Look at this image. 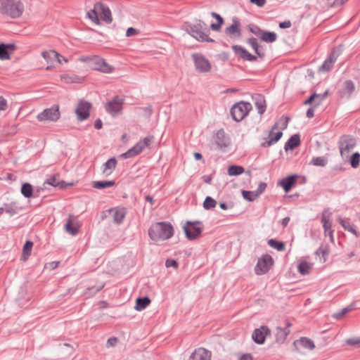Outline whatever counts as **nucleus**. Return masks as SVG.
<instances>
[{
    "instance_id": "f257e3e1",
    "label": "nucleus",
    "mask_w": 360,
    "mask_h": 360,
    "mask_svg": "<svg viewBox=\"0 0 360 360\" xmlns=\"http://www.w3.org/2000/svg\"><path fill=\"white\" fill-rule=\"evenodd\" d=\"M87 18L95 25H100L101 21L110 24L112 21L110 8L101 1L94 4L91 9L86 13Z\"/></svg>"
},
{
    "instance_id": "f03ea898",
    "label": "nucleus",
    "mask_w": 360,
    "mask_h": 360,
    "mask_svg": "<svg viewBox=\"0 0 360 360\" xmlns=\"http://www.w3.org/2000/svg\"><path fill=\"white\" fill-rule=\"evenodd\" d=\"M150 238L155 242L169 239L174 235V229L169 222H157L153 224L148 229Z\"/></svg>"
},
{
    "instance_id": "7ed1b4c3",
    "label": "nucleus",
    "mask_w": 360,
    "mask_h": 360,
    "mask_svg": "<svg viewBox=\"0 0 360 360\" xmlns=\"http://www.w3.org/2000/svg\"><path fill=\"white\" fill-rule=\"evenodd\" d=\"M25 10V0H1L0 13L11 18H18Z\"/></svg>"
},
{
    "instance_id": "20e7f679",
    "label": "nucleus",
    "mask_w": 360,
    "mask_h": 360,
    "mask_svg": "<svg viewBox=\"0 0 360 360\" xmlns=\"http://www.w3.org/2000/svg\"><path fill=\"white\" fill-rule=\"evenodd\" d=\"M186 32L198 41H214L209 37L210 30L207 25L202 20H195L193 23L186 25Z\"/></svg>"
},
{
    "instance_id": "39448f33",
    "label": "nucleus",
    "mask_w": 360,
    "mask_h": 360,
    "mask_svg": "<svg viewBox=\"0 0 360 360\" xmlns=\"http://www.w3.org/2000/svg\"><path fill=\"white\" fill-rule=\"evenodd\" d=\"M287 127V121L276 122L270 131L266 141L262 143L263 146H270L276 143L283 136L282 130Z\"/></svg>"
},
{
    "instance_id": "423d86ee",
    "label": "nucleus",
    "mask_w": 360,
    "mask_h": 360,
    "mask_svg": "<svg viewBox=\"0 0 360 360\" xmlns=\"http://www.w3.org/2000/svg\"><path fill=\"white\" fill-rule=\"evenodd\" d=\"M251 109L252 105L250 103L240 101L231 108V113L234 120L240 122L248 115Z\"/></svg>"
},
{
    "instance_id": "0eeeda50",
    "label": "nucleus",
    "mask_w": 360,
    "mask_h": 360,
    "mask_svg": "<svg viewBox=\"0 0 360 360\" xmlns=\"http://www.w3.org/2000/svg\"><path fill=\"white\" fill-rule=\"evenodd\" d=\"M153 140V136H147L140 140L131 148L121 155L123 158H129L140 154L146 147H148Z\"/></svg>"
},
{
    "instance_id": "6e6552de",
    "label": "nucleus",
    "mask_w": 360,
    "mask_h": 360,
    "mask_svg": "<svg viewBox=\"0 0 360 360\" xmlns=\"http://www.w3.org/2000/svg\"><path fill=\"white\" fill-rule=\"evenodd\" d=\"M60 117L59 106L58 105H53L49 108L44 110L38 114L37 118L38 121L42 122H56Z\"/></svg>"
},
{
    "instance_id": "1a4fd4ad",
    "label": "nucleus",
    "mask_w": 360,
    "mask_h": 360,
    "mask_svg": "<svg viewBox=\"0 0 360 360\" xmlns=\"http://www.w3.org/2000/svg\"><path fill=\"white\" fill-rule=\"evenodd\" d=\"M186 236L189 240H195L200 236L202 226L200 221H186L183 226Z\"/></svg>"
},
{
    "instance_id": "9d476101",
    "label": "nucleus",
    "mask_w": 360,
    "mask_h": 360,
    "mask_svg": "<svg viewBox=\"0 0 360 360\" xmlns=\"http://www.w3.org/2000/svg\"><path fill=\"white\" fill-rule=\"evenodd\" d=\"M356 146V140L349 136H342L340 141V151L342 158L347 159Z\"/></svg>"
},
{
    "instance_id": "9b49d317",
    "label": "nucleus",
    "mask_w": 360,
    "mask_h": 360,
    "mask_svg": "<svg viewBox=\"0 0 360 360\" xmlns=\"http://www.w3.org/2000/svg\"><path fill=\"white\" fill-rule=\"evenodd\" d=\"M89 68L92 70L101 71L104 73H111L114 70L112 66L107 63L103 58L97 56H94Z\"/></svg>"
},
{
    "instance_id": "f8f14e48",
    "label": "nucleus",
    "mask_w": 360,
    "mask_h": 360,
    "mask_svg": "<svg viewBox=\"0 0 360 360\" xmlns=\"http://www.w3.org/2000/svg\"><path fill=\"white\" fill-rule=\"evenodd\" d=\"M274 263V260L270 255H265L259 258L255 268V271L257 275H262L269 271Z\"/></svg>"
},
{
    "instance_id": "ddd939ff",
    "label": "nucleus",
    "mask_w": 360,
    "mask_h": 360,
    "mask_svg": "<svg viewBox=\"0 0 360 360\" xmlns=\"http://www.w3.org/2000/svg\"><path fill=\"white\" fill-rule=\"evenodd\" d=\"M91 104L84 100H79L75 108V114L79 121H84L86 120L90 115V110Z\"/></svg>"
},
{
    "instance_id": "4468645a",
    "label": "nucleus",
    "mask_w": 360,
    "mask_h": 360,
    "mask_svg": "<svg viewBox=\"0 0 360 360\" xmlns=\"http://www.w3.org/2000/svg\"><path fill=\"white\" fill-rule=\"evenodd\" d=\"M195 69L200 72H208L211 70L210 61L203 56L195 53L192 56Z\"/></svg>"
},
{
    "instance_id": "2eb2a0df",
    "label": "nucleus",
    "mask_w": 360,
    "mask_h": 360,
    "mask_svg": "<svg viewBox=\"0 0 360 360\" xmlns=\"http://www.w3.org/2000/svg\"><path fill=\"white\" fill-rule=\"evenodd\" d=\"M123 99L116 96L105 104V110L112 116H116L122 112Z\"/></svg>"
},
{
    "instance_id": "dca6fc26",
    "label": "nucleus",
    "mask_w": 360,
    "mask_h": 360,
    "mask_svg": "<svg viewBox=\"0 0 360 360\" xmlns=\"http://www.w3.org/2000/svg\"><path fill=\"white\" fill-rule=\"evenodd\" d=\"M294 345L299 352H304L305 351H311L315 348L314 341L308 338H301L294 342Z\"/></svg>"
},
{
    "instance_id": "f3484780",
    "label": "nucleus",
    "mask_w": 360,
    "mask_h": 360,
    "mask_svg": "<svg viewBox=\"0 0 360 360\" xmlns=\"http://www.w3.org/2000/svg\"><path fill=\"white\" fill-rule=\"evenodd\" d=\"M270 334V330L268 327L262 326L255 329L252 335V340L257 344H263L266 337Z\"/></svg>"
},
{
    "instance_id": "a211bd4d",
    "label": "nucleus",
    "mask_w": 360,
    "mask_h": 360,
    "mask_svg": "<svg viewBox=\"0 0 360 360\" xmlns=\"http://www.w3.org/2000/svg\"><path fill=\"white\" fill-rule=\"evenodd\" d=\"M211 352L205 348L200 347L195 349L187 360H211Z\"/></svg>"
},
{
    "instance_id": "6ab92c4d",
    "label": "nucleus",
    "mask_w": 360,
    "mask_h": 360,
    "mask_svg": "<svg viewBox=\"0 0 360 360\" xmlns=\"http://www.w3.org/2000/svg\"><path fill=\"white\" fill-rule=\"evenodd\" d=\"M80 224L74 217L70 216L65 225V230L72 236H75L79 233Z\"/></svg>"
},
{
    "instance_id": "aec40b11",
    "label": "nucleus",
    "mask_w": 360,
    "mask_h": 360,
    "mask_svg": "<svg viewBox=\"0 0 360 360\" xmlns=\"http://www.w3.org/2000/svg\"><path fill=\"white\" fill-rule=\"evenodd\" d=\"M331 213L325 211L322 214L321 221L325 231V235H328L330 240H333V231L332 230V224L330 221Z\"/></svg>"
},
{
    "instance_id": "412c9836",
    "label": "nucleus",
    "mask_w": 360,
    "mask_h": 360,
    "mask_svg": "<svg viewBox=\"0 0 360 360\" xmlns=\"http://www.w3.org/2000/svg\"><path fill=\"white\" fill-rule=\"evenodd\" d=\"M225 32L231 39L239 38L241 35L240 24L239 21L236 18L233 19L232 24L226 28Z\"/></svg>"
},
{
    "instance_id": "4be33fe9",
    "label": "nucleus",
    "mask_w": 360,
    "mask_h": 360,
    "mask_svg": "<svg viewBox=\"0 0 360 360\" xmlns=\"http://www.w3.org/2000/svg\"><path fill=\"white\" fill-rule=\"evenodd\" d=\"M214 141L219 148H226L230 144L229 137L222 129L217 131L215 134Z\"/></svg>"
},
{
    "instance_id": "5701e85b",
    "label": "nucleus",
    "mask_w": 360,
    "mask_h": 360,
    "mask_svg": "<svg viewBox=\"0 0 360 360\" xmlns=\"http://www.w3.org/2000/svg\"><path fill=\"white\" fill-rule=\"evenodd\" d=\"M15 46L14 44H0V60H9L11 56L14 53Z\"/></svg>"
},
{
    "instance_id": "b1692460",
    "label": "nucleus",
    "mask_w": 360,
    "mask_h": 360,
    "mask_svg": "<svg viewBox=\"0 0 360 360\" xmlns=\"http://www.w3.org/2000/svg\"><path fill=\"white\" fill-rule=\"evenodd\" d=\"M290 324L287 323L285 327H277L275 332L276 340L278 343H283L290 333Z\"/></svg>"
},
{
    "instance_id": "393cba45",
    "label": "nucleus",
    "mask_w": 360,
    "mask_h": 360,
    "mask_svg": "<svg viewBox=\"0 0 360 360\" xmlns=\"http://www.w3.org/2000/svg\"><path fill=\"white\" fill-rule=\"evenodd\" d=\"M234 53L245 60H255L256 57L250 54L245 49L241 46L234 45L232 46Z\"/></svg>"
},
{
    "instance_id": "a878e982",
    "label": "nucleus",
    "mask_w": 360,
    "mask_h": 360,
    "mask_svg": "<svg viewBox=\"0 0 360 360\" xmlns=\"http://www.w3.org/2000/svg\"><path fill=\"white\" fill-rule=\"evenodd\" d=\"M109 212L112 216L114 222H115L116 224H121L127 214L126 209L123 207L112 208Z\"/></svg>"
},
{
    "instance_id": "bb28decb",
    "label": "nucleus",
    "mask_w": 360,
    "mask_h": 360,
    "mask_svg": "<svg viewBox=\"0 0 360 360\" xmlns=\"http://www.w3.org/2000/svg\"><path fill=\"white\" fill-rule=\"evenodd\" d=\"M60 81L65 84H80L84 81V77L75 74H64L60 76Z\"/></svg>"
},
{
    "instance_id": "cd10ccee",
    "label": "nucleus",
    "mask_w": 360,
    "mask_h": 360,
    "mask_svg": "<svg viewBox=\"0 0 360 360\" xmlns=\"http://www.w3.org/2000/svg\"><path fill=\"white\" fill-rule=\"evenodd\" d=\"M297 176L295 175L289 176L279 181L278 184L284 189L285 193L290 191L295 184Z\"/></svg>"
},
{
    "instance_id": "c85d7f7f",
    "label": "nucleus",
    "mask_w": 360,
    "mask_h": 360,
    "mask_svg": "<svg viewBox=\"0 0 360 360\" xmlns=\"http://www.w3.org/2000/svg\"><path fill=\"white\" fill-rule=\"evenodd\" d=\"M313 267V264L307 261L304 259H301L298 261L297 270L302 275L309 274Z\"/></svg>"
},
{
    "instance_id": "c756f323",
    "label": "nucleus",
    "mask_w": 360,
    "mask_h": 360,
    "mask_svg": "<svg viewBox=\"0 0 360 360\" xmlns=\"http://www.w3.org/2000/svg\"><path fill=\"white\" fill-rule=\"evenodd\" d=\"M327 91L323 94H314L309 99L305 101L304 104H313L314 107L319 106L326 98Z\"/></svg>"
},
{
    "instance_id": "7c9ffc66",
    "label": "nucleus",
    "mask_w": 360,
    "mask_h": 360,
    "mask_svg": "<svg viewBox=\"0 0 360 360\" xmlns=\"http://www.w3.org/2000/svg\"><path fill=\"white\" fill-rule=\"evenodd\" d=\"M117 165V160L115 158L109 159L103 165V174L105 176H108L112 174Z\"/></svg>"
},
{
    "instance_id": "2f4dec72",
    "label": "nucleus",
    "mask_w": 360,
    "mask_h": 360,
    "mask_svg": "<svg viewBox=\"0 0 360 360\" xmlns=\"http://www.w3.org/2000/svg\"><path fill=\"white\" fill-rule=\"evenodd\" d=\"M44 184H48L54 187L65 188L68 186L65 182H59L58 180V176L55 175L44 181ZM73 184H69L68 186H72Z\"/></svg>"
},
{
    "instance_id": "473e14b6",
    "label": "nucleus",
    "mask_w": 360,
    "mask_h": 360,
    "mask_svg": "<svg viewBox=\"0 0 360 360\" xmlns=\"http://www.w3.org/2000/svg\"><path fill=\"white\" fill-rule=\"evenodd\" d=\"M338 220L345 230L351 232L352 233L355 235L356 237H359L360 236L359 232L356 231V229L353 227L352 224H350L348 220L342 219L341 217H339Z\"/></svg>"
},
{
    "instance_id": "72a5a7b5",
    "label": "nucleus",
    "mask_w": 360,
    "mask_h": 360,
    "mask_svg": "<svg viewBox=\"0 0 360 360\" xmlns=\"http://www.w3.org/2000/svg\"><path fill=\"white\" fill-rule=\"evenodd\" d=\"M336 56L334 53H332L321 66L320 70L323 71H329L333 68Z\"/></svg>"
},
{
    "instance_id": "f704fd0d",
    "label": "nucleus",
    "mask_w": 360,
    "mask_h": 360,
    "mask_svg": "<svg viewBox=\"0 0 360 360\" xmlns=\"http://www.w3.org/2000/svg\"><path fill=\"white\" fill-rule=\"evenodd\" d=\"M300 143V136L298 135H294L290 137L288 142L285 145V149L286 150L290 149L292 150L295 147L298 146Z\"/></svg>"
},
{
    "instance_id": "c9c22d12",
    "label": "nucleus",
    "mask_w": 360,
    "mask_h": 360,
    "mask_svg": "<svg viewBox=\"0 0 360 360\" xmlns=\"http://www.w3.org/2000/svg\"><path fill=\"white\" fill-rule=\"evenodd\" d=\"M263 41L267 42V43H272L275 41L277 39V35L274 32H266L263 31L260 37H259Z\"/></svg>"
},
{
    "instance_id": "e433bc0d",
    "label": "nucleus",
    "mask_w": 360,
    "mask_h": 360,
    "mask_svg": "<svg viewBox=\"0 0 360 360\" xmlns=\"http://www.w3.org/2000/svg\"><path fill=\"white\" fill-rule=\"evenodd\" d=\"M41 56L44 58L47 63H52L56 60L57 51L54 50H48L41 53Z\"/></svg>"
},
{
    "instance_id": "4c0bfd02",
    "label": "nucleus",
    "mask_w": 360,
    "mask_h": 360,
    "mask_svg": "<svg viewBox=\"0 0 360 360\" xmlns=\"http://www.w3.org/2000/svg\"><path fill=\"white\" fill-rule=\"evenodd\" d=\"M150 303V300L147 297L138 298L136 301L135 309L137 311H141L148 306Z\"/></svg>"
},
{
    "instance_id": "58836bf2",
    "label": "nucleus",
    "mask_w": 360,
    "mask_h": 360,
    "mask_svg": "<svg viewBox=\"0 0 360 360\" xmlns=\"http://www.w3.org/2000/svg\"><path fill=\"white\" fill-rule=\"evenodd\" d=\"M255 105L259 114L264 113L266 110L265 101L263 96L257 95L255 97Z\"/></svg>"
},
{
    "instance_id": "ea45409f",
    "label": "nucleus",
    "mask_w": 360,
    "mask_h": 360,
    "mask_svg": "<svg viewBox=\"0 0 360 360\" xmlns=\"http://www.w3.org/2000/svg\"><path fill=\"white\" fill-rule=\"evenodd\" d=\"M245 169L241 166L231 165L228 167L227 172L229 176H238L244 172Z\"/></svg>"
},
{
    "instance_id": "a19ab883",
    "label": "nucleus",
    "mask_w": 360,
    "mask_h": 360,
    "mask_svg": "<svg viewBox=\"0 0 360 360\" xmlns=\"http://www.w3.org/2000/svg\"><path fill=\"white\" fill-rule=\"evenodd\" d=\"M212 15L217 19V23H212L210 25V28L214 31H219L223 23V18L217 13H212Z\"/></svg>"
},
{
    "instance_id": "79ce46f5",
    "label": "nucleus",
    "mask_w": 360,
    "mask_h": 360,
    "mask_svg": "<svg viewBox=\"0 0 360 360\" xmlns=\"http://www.w3.org/2000/svg\"><path fill=\"white\" fill-rule=\"evenodd\" d=\"M32 247H33V243L31 241H27L25 243V245L23 246V249H22V258L23 259V260H26L27 259V257L30 255Z\"/></svg>"
},
{
    "instance_id": "37998d69",
    "label": "nucleus",
    "mask_w": 360,
    "mask_h": 360,
    "mask_svg": "<svg viewBox=\"0 0 360 360\" xmlns=\"http://www.w3.org/2000/svg\"><path fill=\"white\" fill-rule=\"evenodd\" d=\"M32 186L30 184L25 183L22 186L21 188V193L22 195H24L25 198H30L32 195Z\"/></svg>"
},
{
    "instance_id": "c03bdc74",
    "label": "nucleus",
    "mask_w": 360,
    "mask_h": 360,
    "mask_svg": "<svg viewBox=\"0 0 360 360\" xmlns=\"http://www.w3.org/2000/svg\"><path fill=\"white\" fill-rule=\"evenodd\" d=\"M248 43L252 47V49L255 50V53L259 56L262 57L264 55V53L262 51H260L259 49V46L257 44V41L255 38H250L248 39Z\"/></svg>"
},
{
    "instance_id": "a18cd8bd",
    "label": "nucleus",
    "mask_w": 360,
    "mask_h": 360,
    "mask_svg": "<svg viewBox=\"0 0 360 360\" xmlns=\"http://www.w3.org/2000/svg\"><path fill=\"white\" fill-rule=\"evenodd\" d=\"M349 160L351 166L353 168H356L359 165L360 162V154L359 153H354L347 158Z\"/></svg>"
},
{
    "instance_id": "49530a36",
    "label": "nucleus",
    "mask_w": 360,
    "mask_h": 360,
    "mask_svg": "<svg viewBox=\"0 0 360 360\" xmlns=\"http://www.w3.org/2000/svg\"><path fill=\"white\" fill-rule=\"evenodd\" d=\"M115 183L112 181H94L93 186L97 189H103L107 187L112 186Z\"/></svg>"
},
{
    "instance_id": "de8ad7c7",
    "label": "nucleus",
    "mask_w": 360,
    "mask_h": 360,
    "mask_svg": "<svg viewBox=\"0 0 360 360\" xmlns=\"http://www.w3.org/2000/svg\"><path fill=\"white\" fill-rule=\"evenodd\" d=\"M354 84L352 81L347 80L344 82L342 89L345 94L350 95L354 91Z\"/></svg>"
},
{
    "instance_id": "09e8293b",
    "label": "nucleus",
    "mask_w": 360,
    "mask_h": 360,
    "mask_svg": "<svg viewBox=\"0 0 360 360\" xmlns=\"http://www.w3.org/2000/svg\"><path fill=\"white\" fill-rule=\"evenodd\" d=\"M268 244L271 247L276 249L278 251H283L285 249V245L283 242H279V241L275 240L274 239L269 240L268 241Z\"/></svg>"
},
{
    "instance_id": "8fccbe9b",
    "label": "nucleus",
    "mask_w": 360,
    "mask_h": 360,
    "mask_svg": "<svg viewBox=\"0 0 360 360\" xmlns=\"http://www.w3.org/2000/svg\"><path fill=\"white\" fill-rule=\"evenodd\" d=\"M217 205V201L212 198L208 196L205 198L203 202V207L205 210H210L211 208H214Z\"/></svg>"
},
{
    "instance_id": "3c124183",
    "label": "nucleus",
    "mask_w": 360,
    "mask_h": 360,
    "mask_svg": "<svg viewBox=\"0 0 360 360\" xmlns=\"http://www.w3.org/2000/svg\"><path fill=\"white\" fill-rule=\"evenodd\" d=\"M242 195L245 199H246L249 201H253L258 198V196L257 195V194L255 191H243Z\"/></svg>"
},
{
    "instance_id": "603ef678",
    "label": "nucleus",
    "mask_w": 360,
    "mask_h": 360,
    "mask_svg": "<svg viewBox=\"0 0 360 360\" xmlns=\"http://www.w3.org/2000/svg\"><path fill=\"white\" fill-rule=\"evenodd\" d=\"M311 164L315 166L324 167L326 165V160L323 157L314 158L311 160Z\"/></svg>"
},
{
    "instance_id": "864d4df0",
    "label": "nucleus",
    "mask_w": 360,
    "mask_h": 360,
    "mask_svg": "<svg viewBox=\"0 0 360 360\" xmlns=\"http://www.w3.org/2000/svg\"><path fill=\"white\" fill-rule=\"evenodd\" d=\"M266 188V184L264 182H261L259 184L257 189L255 192L256 193L257 195L259 197L264 191Z\"/></svg>"
},
{
    "instance_id": "5fc2aeb1",
    "label": "nucleus",
    "mask_w": 360,
    "mask_h": 360,
    "mask_svg": "<svg viewBox=\"0 0 360 360\" xmlns=\"http://www.w3.org/2000/svg\"><path fill=\"white\" fill-rule=\"evenodd\" d=\"M93 58L94 56H81L79 58V60L82 63H86L89 66L93 60Z\"/></svg>"
},
{
    "instance_id": "6e6d98bb",
    "label": "nucleus",
    "mask_w": 360,
    "mask_h": 360,
    "mask_svg": "<svg viewBox=\"0 0 360 360\" xmlns=\"http://www.w3.org/2000/svg\"><path fill=\"white\" fill-rule=\"evenodd\" d=\"M250 30L252 33L255 34V35L260 37L262 33L264 30H262L259 27L257 26H252L250 27Z\"/></svg>"
},
{
    "instance_id": "4d7b16f0",
    "label": "nucleus",
    "mask_w": 360,
    "mask_h": 360,
    "mask_svg": "<svg viewBox=\"0 0 360 360\" xmlns=\"http://www.w3.org/2000/svg\"><path fill=\"white\" fill-rule=\"evenodd\" d=\"M348 345H354L357 347H360V338H352L347 340Z\"/></svg>"
},
{
    "instance_id": "13d9d810",
    "label": "nucleus",
    "mask_w": 360,
    "mask_h": 360,
    "mask_svg": "<svg viewBox=\"0 0 360 360\" xmlns=\"http://www.w3.org/2000/svg\"><path fill=\"white\" fill-rule=\"evenodd\" d=\"M165 265L167 268L169 267H174L175 269H177L178 267V263L176 260L174 259H167L165 262Z\"/></svg>"
},
{
    "instance_id": "bf43d9fd",
    "label": "nucleus",
    "mask_w": 360,
    "mask_h": 360,
    "mask_svg": "<svg viewBox=\"0 0 360 360\" xmlns=\"http://www.w3.org/2000/svg\"><path fill=\"white\" fill-rule=\"evenodd\" d=\"M56 60L59 63V64H63V63H68V60L65 58L63 56L60 55L59 53L57 52V56H56Z\"/></svg>"
},
{
    "instance_id": "052dcab7",
    "label": "nucleus",
    "mask_w": 360,
    "mask_h": 360,
    "mask_svg": "<svg viewBox=\"0 0 360 360\" xmlns=\"http://www.w3.org/2000/svg\"><path fill=\"white\" fill-rule=\"evenodd\" d=\"M250 3L255 4L258 7H263L266 3V0H250Z\"/></svg>"
},
{
    "instance_id": "680f3d73",
    "label": "nucleus",
    "mask_w": 360,
    "mask_h": 360,
    "mask_svg": "<svg viewBox=\"0 0 360 360\" xmlns=\"http://www.w3.org/2000/svg\"><path fill=\"white\" fill-rule=\"evenodd\" d=\"M7 108V101L2 96H0V111L5 110Z\"/></svg>"
},
{
    "instance_id": "e2e57ef3",
    "label": "nucleus",
    "mask_w": 360,
    "mask_h": 360,
    "mask_svg": "<svg viewBox=\"0 0 360 360\" xmlns=\"http://www.w3.org/2000/svg\"><path fill=\"white\" fill-rule=\"evenodd\" d=\"M238 360H254L250 354H243L238 357Z\"/></svg>"
},
{
    "instance_id": "0e129e2a",
    "label": "nucleus",
    "mask_w": 360,
    "mask_h": 360,
    "mask_svg": "<svg viewBox=\"0 0 360 360\" xmlns=\"http://www.w3.org/2000/svg\"><path fill=\"white\" fill-rule=\"evenodd\" d=\"M136 33H137V32L134 28L129 27L127 30L126 35H127V37H131V36L136 34Z\"/></svg>"
},
{
    "instance_id": "69168bd1",
    "label": "nucleus",
    "mask_w": 360,
    "mask_h": 360,
    "mask_svg": "<svg viewBox=\"0 0 360 360\" xmlns=\"http://www.w3.org/2000/svg\"><path fill=\"white\" fill-rule=\"evenodd\" d=\"M319 252L322 255L323 257V261L325 262L326 260V257L328 255V251L326 249L320 248L319 250Z\"/></svg>"
},
{
    "instance_id": "338daca9",
    "label": "nucleus",
    "mask_w": 360,
    "mask_h": 360,
    "mask_svg": "<svg viewBox=\"0 0 360 360\" xmlns=\"http://www.w3.org/2000/svg\"><path fill=\"white\" fill-rule=\"evenodd\" d=\"M348 311L347 309H344L340 313L334 314V317L337 319H341L347 312Z\"/></svg>"
},
{
    "instance_id": "774afa93",
    "label": "nucleus",
    "mask_w": 360,
    "mask_h": 360,
    "mask_svg": "<svg viewBox=\"0 0 360 360\" xmlns=\"http://www.w3.org/2000/svg\"><path fill=\"white\" fill-rule=\"evenodd\" d=\"M117 338H110L108 339V342H107V345L108 347H112V346H114L116 342H117Z\"/></svg>"
}]
</instances>
